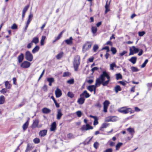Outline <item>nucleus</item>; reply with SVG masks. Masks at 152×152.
Returning <instances> with one entry per match:
<instances>
[{
    "label": "nucleus",
    "mask_w": 152,
    "mask_h": 152,
    "mask_svg": "<svg viewBox=\"0 0 152 152\" xmlns=\"http://www.w3.org/2000/svg\"><path fill=\"white\" fill-rule=\"evenodd\" d=\"M116 79L118 80L119 79H122V76L120 73H118L116 74Z\"/></svg>",
    "instance_id": "nucleus-36"
},
{
    "label": "nucleus",
    "mask_w": 152,
    "mask_h": 152,
    "mask_svg": "<svg viewBox=\"0 0 152 152\" xmlns=\"http://www.w3.org/2000/svg\"><path fill=\"white\" fill-rule=\"evenodd\" d=\"M7 92V90L6 88H3L1 91L0 92L2 94L5 95V94Z\"/></svg>",
    "instance_id": "nucleus-51"
},
{
    "label": "nucleus",
    "mask_w": 152,
    "mask_h": 152,
    "mask_svg": "<svg viewBox=\"0 0 152 152\" xmlns=\"http://www.w3.org/2000/svg\"><path fill=\"white\" fill-rule=\"evenodd\" d=\"M74 80L73 79H71L67 81V83L69 84H72L74 83Z\"/></svg>",
    "instance_id": "nucleus-46"
},
{
    "label": "nucleus",
    "mask_w": 152,
    "mask_h": 152,
    "mask_svg": "<svg viewBox=\"0 0 152 152\" xmlns=\"http://www.w3.org/2000/svg\"><path fill=\"white\" fill-rule=\"evenodd\" d=\"M18 26L15 23H14L11 26V28L12 29H15L17 28Z\"/></svg>",
    "instance_id": "nucleus-52"
},
{
    "label": "nucleus",
    "mask_w": 152,
    "mask_h": 152,
    "mask_svg": "<svg viewBox=\"0 0 152 152\" xmlns=\"http://www.w3.org/2000/svg\"><path fill=\"white\" fill-rule=\"evenodd\" d=\"M31 42L34 43L35 44H37L39 42L38 37H34Z\"/></svg>",
    "instance_id": "nucleus-28"
},
{
    "label": "nucleus",
    "mask_w": 152,
    "mask_h": 152,
    "mask_svg": "<svg viewBox=\"0 0 152 152\" xmlns=\"http://www.w3.org/2000/svg\"><path fill=\"white\" fill-rule=\"evenodd\" d=\"M145 34L144 31H140L138 32V35L140 37L143 36Z\"/></svg>",
    "instance_id": "nucleus-49"
},
{
    "label": "nucleus",
    "mask_w": 152,
    "mask_h": 152,
    "mask_svg": "<svg viewBox=\"0 0 152 152\" xmlns=\"http://www.w3.org/2000/svg\"><path fill=\"white\" fill-rule=\"evenodd\" d=\"M131 69L132 72H136L139 71L138 69L136 67L132 66L131 67Z\"/></svg>",
    "instance_id": "nucleus-39"
},
{
    "label": "nucleus",
    "mask_w": 152,
    "mask_h": 152,
    "mask_svg": "<svg viewBox=\"0 0 152 152\" xmlns=\"http://www.w3.org/2000/svg\"><path fill=\"white\" fill-rule=\"evenodd\" d=\"M26 59L27 60H28V51H27L26 53Z\"/></svg>",
    "instance_id": "nucleus-57"
},
{
    "label": "nucleus",
    "mask_w": 152,
    "mask_h": 152,
    "mask_svg": "<svg viewBox=\"0 0 152 152\" xmlns=\"http://www.w3.org/2000/svg\"><path fill=\"white\" fill-rule=\"evenodd\" d=\"M5 102V98L4 96L1 95L0 96V104H3Z\"/></svg>",
    "instance_id": "nucleus-29"
},
{
    "label": "nucleus",
    "mask_w": 152,
    "mask_h": 152,
    "mask_svg": "<svg viewBox=\"0 0 152 152\" xmlns=\"http://www.w3.org/2000/svg\"><path fill=\"white\" fill-rule=\"evenodd\" d=\"M118 111L124 114H126L129 112L130 114L134 113V110H132L131 108H128L126 107H124L118 108Z\"/></svg>",
    "instance_id": "nucleus-4"
},
{
    "label": "nucleus",
    "mask_w": 152,
    "mask_h": 152,
    "mask_svg": "<svg viewBox=\"0 0 152 152\" xmlns=\"http://www.w3.org/2000/svg\"><path fill=\"white\" fill-rule=\"evenodd\" d=\"M98 124V118H97L94 119V125H97Z\"/></svg>",
    "instance_id": "nucleus-53"
},
{
    "label": "nucleus",
    "mask_w": 152,
    "mask_h": 152,
    "mask_svg": "<svg viewBox=\"0 0 152 152\" xmlns=\"http://www.w3.org/2000/svg\"><path fill=\"white\" fill-rule=\"evenodd\" d=\"M67 96L71 98H73L74 96V94L72 92L69 91L67 93Z\"/></svg>",
    "instance_id": "nucleus-37"
},
{
    "label": "nucleus",
    "mask_w": 152,
    "mask_h": 152,
    "mask_svg": "<svg viewBox=\"0 0 152 152\" xmlns=\"http://www.w3.org/2000/svg\"><path fill=\"white\" fill-rule=\"evenodd\" d=\"M63 55L64 53L63 52H61L56 56V59L58 60L60 59L63 56Z\"/></svg>",
    "instance_id": "nucleus-25"
},
{
    "label": "nucleus",
    "mask_w": 152,
    "mask_h": 152,
    "mask_svg": "<svg viewBox=\"0 0 152 152\" xmlns=\"http://www.w3.org/2000/svg\"><path fill=\"white\" fill-rule=\"evenodd\" d=\"M116 67V65L114 62H113L110 64V68L112 70L114 69V68Z\"/></svg>",
    "instance_id": "nucleus-38"
},
{
    "label": "nucleus",
    "mask_w": 152,
    "mask_h": 152,
    "mask_svg": "<svg viewBox=\"0 0 152 152\" xmlns=\"http://www.w3.org/2000/svg\"><path fill=\"white\" fill-rule=\"evenodd\" d=\"M117 117L115 116H109L107 118L106 121L107 122H115L117 121Z\"/></svg>",
    "instance_id": "nucleus-8"
},
{
    "label": "nucleus",
    "mask_w": 152,
    "mask_h": 152,
    "mask_svg": "<svg viewBox=\"0 0 152 152\" xmlns=\"http://www.w3.org/2000/svg\"><path fill=\"white\" fill-rule=\"evenodd\" d=\"M33 141L35 144H38L40 142V140L39 138L37 137L33 140Z\"/></svg>",
    "instance_id": "nucleus-33"
},
{
    "label": "nucleus",
    "mask_w": 152,
    "mask_h": 152,
    "mask_svg": "<svg viewBox=\"0 0 152 152\" xmlns=\"http://www.w3.org/2000/svg\"><path fill=\"white\" fill-rule=\"evenodd\" d=\"M127 52L126 51H124L120 53V55L121 56H122L124 55L125 54H126L127 53Z\"/></svg>",
    "instance_id": "nucleus-60"
},
{
    "label": "nucleus",
    "mask_w": 152,
    "mask_h": 152,
    "mask_svg": "<svg viewBox=\"0 0 152 152\" xmlns=\"http://www.w3.org/2000/svg\"><path fill=\"white\" fill-rule=\"evenodd\" d=\"M80 56L77 55L75 56L73 61V67L75 71H78V67L80 64Z\"/></svg>",
    "instance_id": "nucleus-3"
},
{
    "label": "nucleus",
    "mask_w": 152,
    "mask_h": 152,
    "mask_svg": "<svg viewBox=\"0 0 152 152\" xmlns=\"http://www.w3.org/2000/svg\"><path fill=\"white\" fill-rule=\"evenodd\" d=\"M94 58V57H92L88 59V61L90 62H92L93 61Z\"/></svg>",
    "instance_id": "nucleus-63"
},
{
    "label": "nucleus",
    "mask_w": 152,
    "mask_h": 152,
    "mask_svg": "<svg viewBox=\"0 0 152 152\" xmlns=\"http://www.w3.org/2000/svg\"><path fill=\"white\" fill-rule=\"evenodd\" d=\"M99 46L97 45L96 44L94 45L93 47V50L95 52H96Z\"/></svg>",
    "instance_id": "nucleus-40"
},
{
    "label": "nucleus",
    "mask_w": 152,
    "mask_h": 152,
    "mask_svg": "<svg viewBox=\"0 0 152 152\" xmlns=\"http://www.w3.org/2000/svg\"><path fill=\"white\" fill-rule=\"evenodd\" d=\"M23 53H21V54L18 56V62L19 63H21L23 61Z\"/></svg>",
    "instance_id": "nucleus-20"
},
{
    "label": "nucleus",
    "mask_w": 152,
    "mask_h": 152,
    "mask_svg": "<svg viewBox=\"0 0 152 152\" xmlns=\"http://www.w3.org/2000/svg\"><path fill=\"white\" fill-rule=\"evenodd\" d=\"M108 125V124H107L106 123H103V124L101 127L100 128V130H102V129L104 128H106L107 126Z\"/></svg>",
    "instance_id": "nucleus-32"
},
{
    "label": "nucleus",
    "mask_w": 152,
    "mask_h": 152,
    "mask_svg": "<svg viewBox=\"0 0 152 152\" xmlns=\"http://www.w3.org/2000/svg\"><path fill=\"white\" fill-rule=\"evenodd\" d=\"M148 59H146L145 60L144 62L142 64L141 66V68H144V67L145 66L146 64L148 62Z\"/></svg>",
    "instance_id": "nucleus-44"
},
{
    "label": "nucleus",
    "mask_w": 152,
    "mask_h": 152,
    "mask_svg": "<svg viewBox=\"0 0 152 152\" xmlns=\"http://www.w3.org/2000/svg\"><path fill=\"white\" fill-rule=\"evenodd\" d=\"M28 20L27 21V22H26V26L25 28L24 29L23 31L24 32H25L26 31L27 28L28 27Z\"/></svg>",
    "instance_id": "nucleus-45"
},
{
    "label": "nucleus",
    "mask_w": 152,
    "mask_h": 152,
    "mask_svg": "<svg viewBox=\"0 0 152 152\" xmlns=\"http://www.w3.org/2000/svg\"><path fill=\"white\" fill-rule=\"evenodd\" d=\"M95 106L96 107H97L99 108H100L101 107V105L99 102H98L95 105Z\"/></svg>",
    "instance_id": "nucleus-55"
},
{
    "label": "nucleus",
    "mask_w": 152,
    "mask_h": 152,
    "mask_svg": "<svg viewBox=\"0 0 152 152\" xmlns=\"http://www.w3.org/2000/svg\"><path fill=\"white\" fill-rule=\"evenodd\" d=\"M93 127L91 126L89 124H86V125H83L80 128V130L82 131L87 130L90 129H92Z\"/></svg>",
    "instance_id": "nucleus-7"
},
{
    "label": "nucleus",
    "mask_w": 152,
    "mask_h": 152,
    "mask_svg": "<svg viewBox=\"0 0 152 152\" xmlns=\"http://www.w3.org/2000/svg\"><path fill=\"white\" fill-rule=\"evenodd\" d=\"M46 38L45 36H42L40 41V45L41 46L45 44V41Z\"/></svg>",
    "instance_id": "nucleus-26"
},
{
    "label": "nucleus",
    "mask_w": 152,
    "mask_h": 152,
    "mask_svg": "<svg viewBox=\"0 0 152 152\" xmlns=\"http://www.w3.org/2000/svg\"><path fill=\"white\" fill-rule=\"evenodd\" d=\"M92 45V42H91L87 41L85 42L83 45V51L86 52L91 48Z\"/></svg>",
    "instance_id": "nucleus-5"
},
{
    "label": "nucleus",
    "mask_w": 152,
    "mask_h": 152,
    "mask_svg": "<svg viewBox=\"0 0 152 152\" xmlns=\"http://www.w3.org/2000/svg\"><path fill=\"white\" fill-rule=\"evenodd\" d=\"M134 111H135L136 112H138L140 111V109L137 107H134Z\"/></svg>",
    "instance_id": "nucleus-62"
},
{
    "label": "nucleus",
    "mask_w": 152,
    "mask_h": 152,
    "mask_svg": "<svg viewBox=\"0 0 152 152\" xmlns=\"http://www.w3.org/2000/svg\"><path fill=\"white\" fill-rule=\"evenodd\" d=\"M110 1H110L109 4H108L107 0L106 1V4L105 6V14H106L110 10L109 8V7Z\"/></svg>",
    "instance_id": "nucleus-13"
},
{
    "label": "nucleus",
    "mask_w": 152,
    "mask_h": 152,
    "mask_svg": "<svg viewBox=\"0 0 152 152\" xmlns=\"http://www.w3.org/2000/svg\"><path fill=\"white\" fill-rule=\"evenodd\" d=\"M20 67L23 68H27L28 67V62L24 61L20 64Z\"/></svg>",
    "instance_id": "nucleus-11"
},
{
    "label": "nucleus",
    "mask_w": 152,
    "mask_h": 152,
    "mask_svg": "<svg viewBox=\"0 0 152 152\" xmlns=\"http://www.w3.org/2000/svg\"><path fill=\"white\" fill-rule=\"evenodd\" d=\"M39 47L38 45L36 46L32 50V53L34 54L37 52L39 51Z\"/></svg>",
    "instance_id": "nucleus-22"
},
{
    "label": "nucleus",
    "mask_w": 152,
    "mask_h": 152,
    "mask_svg": "<svg viewBox=\"0 0 152 152\" xmlns=\"http://www.w3.org/2000/svg\"><path fill=\"white\" fill-rule=\"evenodd\" d=\"M77 115L78 117H80L82 115V113L81 111H78L76 112Z\"/></svg>",
    "instance_id": "nucleus-50"
},
{
    "label": "nucleus",
    "mask_w": 152,
    "mask_h": 152,
    "mask_svg": "<svg viewBox=\"0 0 152 152\" xmlns=\"http://www.w3.org/2000/svg\"><path fill=\"white\" fill-rule=\"evenodd\" d=\"M47 130L44 129L40 131L39 133V135L41 137H44L47 134Z\"/></svg>",
    "instance_id": "nucleus-10"
},
{
    "label": "nucleus",
    "mask_w": 152,
    "mask_h": 152,
    "mask_svg": "<svg viewBox=\"0 0 152 152\" xmlns=\"http://www.w3.org/2000/svg\"><path fill=\"white\" fill-rule=\"evenodd\" d=\"M28 118L26 122L23 125V130L24 131H25L28 127Z\"/></svg>",
    "instance_id": "nucleus-23"
},
{
    "label": "nucleus",
    "mask_w": 152,
    "mask_h": 152,
    "mask_svg": "<svg viewBox=\"0 0 152 152\" xmlns=\"http://www.w3.org/2000/svg\"><path fill=\"white\" fill-rule=\"evenodd\" d=\"M80 97L78 99L77 102L79 104L82 105L85 102V98H88L90 95L86 90H85L80 94Z\"/></svg>",
    "instance_id": "nucleus-2"
},
{
    "label": "nucleus",
    "mask_w": 152,
    "mask_h": 152,
    "mask_svg": "<svg viewBox=\"0 0 152 152\" xmlns=\"http://www.w3.org/2000/svg\"><path fill=\"white\" fill-rule=\"evenodd\" d=\"M91 30L93 34L96 33L97 31V28L96 26H92L91 28Z\"/></svg>",
    "instance_id": "nucleus-30"
},
{
    "label": "nucleus",
    "mask_w": 152,
    "mask_h": 152,
    "mask_svg": "<svg viewBox=\"0 0 152 152\" xmlns=\"http://www.w3.org/2000/svg\"><path fill=\"white\" fill-rule=\"evenodd\" d=\"M56 96V98H59L62 95V92L61 90L57 88L55 92Z\"/></svg>",
    "instance_id": "nucleus-9"
},
{
    "label": "nucleus",
    "mask_w": 152,
    "mask_h": 152,
    "mask_svg": "<svg viewBox=\"0 0 152 152\" xmlns=\"http://www.w3.org/2000/svg\"><path fill=\"white\" fill-rule=\"evenodd\" d=\"M47 80L49 83H53L54 81V79L53 77L48 78Z\"/></svg>",
    "instance_id": "nucleus-43"
},
{
    "label": "nucleus",
    "mask_w": 152,
    "mask_h": 152,
    "mask_svg": "<svg viewBox=\"0 0 152 152\" xmlns=\"http://www.w3.org/2000/svg\"><path fill=\"white\" fill-rule=\"evenodd\" d=\"M123 145L121 142L118 143L116 145L115 148L116 150H118L121 146Z\"/></svg>",
    "instance_id": "nucleus-34"
},
{
    "label": "nucleus",
    "mask_w": 152,
    "mask_h": 152,
    "mask_svg": "<svg viewBox=\"0 0 152 152\" xmlns=\"http://www.w3.org/2000/svg\"><path fill=\"white\" fill-rule=\"evenodd\" d=\"M114 90L116 93H117L119 91L121 90V88L120 86L117 85L114 87Z\"/></svg>",
    "instance_id": "nucleus-24"
},
{
    "label": "nucleus",
    "mask_w": 152,
    "mask_h": 152,
    "mask_svg": "<svg viewBox=\"0 0 152 152\" xmlns=\"http://www.w3.org/2000/svg\"><path fill=\"white\" fill-rule=\"evenodd\" d=\"M5 85L6 88L7 89H10L11 87V85L9 83V82L7 81L5 82Z\"/></svg>",
    "instance_id": "nucleus-27"
},
{
    "label": "nucleus",
    "mask_w": 152,
    "mask_h": 152,
    "mask_svg": "<svg viewBox=\"0 0 152 152\" xmlns=\"http://www.w3.org/2000/svg\"><path fill=\"white\" fill-rule=\"evenodd\" d=\"M147 86L148 88H151L152 87V82L150 83H148L147 84Z\"/></svg>",
    "instance_id": "nucleus-64"
},
{
    "label": "nucleus",
    "mask_w": 152,
    "mask_h": 152,
    "mask_svg": "<svg viewBox=\"0 0 152 152\" xmlns=\"http://www.w3.org/2000/svg\"><path fill=\"white\" fill-rule=\"evenodd\" d=\"M113 150L112 148H108L106 149L103 152H112Z\"/></svg>",
    "instance_id": "nucleus-58"
},
{
    "label": "nucleus",
    "mask_w": 152,
    "mask_h": 152,
    "mask_svg": "<svg viewBox=\"0 0 152 152\" xmlns=\"http://www.w3.org/2000/svg\"><path fill=\"white\" fill-rule=\"evenodd\" d=\"M137 57H132L129 59V61L133 64H135L137 61Z\"/></svg>",
    "instance_id": "nucleus-21"
},
{
    "label": "nucleus",
    "mask_w": 152,
    "mask_h": 152,
    "mask_svg": "<svg viewBox=\"0 0 152 152\" xmlns=\"http://www.w3.org/2000/svg\"><path fill=\"white\" fill-rule=\"evenodd\" d=\"M65 31L64 30H63L57 36V37L55 39H54L53 41V42H56L60 38L62 37V34Z\"/></svg>",
    "instance_id": "nucleus-14"
},
{
    "label": "nucleus",
    "mask_w": 152,
    "mask_h": 152,
    "mask_svg": "<svg viewBox=\"0 0 152 152\" xmlns=\"http://www.w3.org/2000/svg\"><path fill=\"white\" fill-rule=\"evenodd\" d=\"M102 50H107V52H108L110 51L109 48L108 46L104 47L102 49Z\"/></svg>",
    "instance_id": "nucleus-54"
},
{
    "label": "nucleus",
    "mask_w": 152,
    "mask_h": 152,
    "mask_svg": "<svg viewBox=\"0 0 152 152\" xmlns=\"http://www.w3.org/2000/svg\"><path fill=\"white\" fill-rule=\"evenodd\" d=\"M110 80V77L109 74L106 71H103L99 78L96 79L95 85L88 86L87 88V89L91 92L94 91L95 94L96 86L97 85L100 86L101 84H102L104 86H107Z\"/></svg>",
    "instance_id": "nucleus-1"
},
{
    "label": "nucleus",
    "mask_w": 152,
    "mask_h": 152,
    "mask_svg": "<svg viewBox=\"0 0 152 152\" xmlns=\"http://www.w3.org/2000/svg\"><path fill=\"white\" fill-rule=\"evenodd\" d=\"M98 69L99 68L98 67H95L92 68L91 69V70L93 72V73L95 70H98Z\"/></svg>",
    "instance_id": "nucleus-56"
},
{
    "label": "nucleus",
    "mask_w": 152,
    "mask_h": 152,
    "mask_svg": "<svg viewBox=\"0 0 152 152\" xmlns=\"http://www.w3.org/2000/svg\"><path fill=\"white\" fill-rule=\"evenodd\" d=\"M42 113L44 114H48L51 112V110L50 109L46 108L44 107L42 110Z\"/></svg>",
    "instance_id": "nucleus-17"
},
{
    "label": "nucleus",
    "mask_w": 152,
    "mask_h": 152,
    "mask_svg": "<svg viewBox=\"0 0 152 152\" xmlns=\"http://www.w3.org/2000/svg\"><path fill=\"white\" fill-rule=\"evenodd\" d=\"M39 121L38 119H36L33 120V123L31 127L32 129H34L36 127L40 128L42 126V125H41L38 126Z\"/></svg>",
    "instance_id": "nucleus-6"
},
{
    "label": "nucleus",
    "mask_w": 152,
    "mask_h": 152,
    "mask_svg": "<svg viewBox=\"0 0 152 152\" xmlns=\"http://www.w3.org/2000/svg\"><path fill=\"white\" fill-rule=\"evenodd\" d=\"M110 50L112 52V54L113 55L115 54L117 52L116 48L113 47H112L111 48Z\"/></svg>",
    "instance_id": "nucleus-31"
},
{
    "label": "nucleus",
    "mask_w": 152,
    "mask_h": 152,
    "mask_svg": "<svg viewBox=\"0 0 152 152\" xmlns=\"http://www.w3.org/2000/svg\"><path fill=\"white\" fill-rule=\"evenodd\" d=\"M63 115V114L62 113L61 110L59 109L57 111V113L56 116L57 119L58 120L60 119Z\"/></svg>",
    "instance_id": "nucleus-15"
},
{
    "label": "nucleus",
    "mask_w": 152,
    "mask_h": 152,
    "mask_svg": "<svg viewBox=\"0 0 152 152\" xmlns=\"http://www.w3.org/2000/svg\"><path fill=\"white\" fill-rule=\"evenodd\" d=\"M33 55L29 52V61H31L33 59Z\"/></svg>",
    "instance_id": "nucleus-48"
},
{
    "label": "nucleus",
    "mask_w": 152,
    "mask_h": 152,
    "mask_svg": "<svg viewBox=\"0 0 152 152\" xmlns=\"http://www.w3.org/2000/svg\"><path fill=\"white\" fill-rule=\"evenodd\" d=\"M56 128V124L55 122H54L52 123L51 125V127L50 128V130L51 131H54L55 130Z\"/></svg>",
    "instance_id": "nucleus-16"
},
{
    "label": "nucleus",
    "mask_w": 152,
    "mask_h": 152,
    "mask_svg": "<svg viewBox=\"0 0 152 152\" xmlns=\"http://www.w3.org/2000/svg\"><path fill=\"white\" fill-rule=\"evenodd\" d=\"M103 104L104 106L108 107L110 104V102L106 100L104 101Z\"/></svg>",
    "instance_id": "nucleus-35"
},
{
    "label": "nucleus",
    "mask_w": 152,
    "mask_h": 152,
    "mask_svg": "<svg viewBox=\"0 0 152 152\" xmlns=\"http://www.w3.org/2000/svg\"><path fill=\"white\" fill-rule=\"evenodd\" d=\"M118 83L122 85L123 86H125L126 84V83L125 82L123 81H119Z\"/></svg>",
    "instance_id": "nucleus-59"
},
{
    "label": "nucleus",
    "mask_w": 152,
    "mask_h": 152,
    "mask_svg": "<svg viewBox=\"0 0 152 152\" xmlns=\"http://www.w3.org/2000/svg\"><path fill=\"white\" fill-rule=\"evenodd\" d=\"M73 39L72 37H69V39L65 40V42L68 45H71L72 43Z\"/></svg>",
    "instance_id": "nucleus-18"
},
{
    "label": "nucleus",
    "mask_w": 152,
    "mask_h": 152,
    "mask_svg": "<svg viewBox=\"0 0 152 152\" xmlns=\"http://www.w3.org/2000/svg\"><path fill=\"white\" fill-rule=\"evenodd\" d=\"M126 130L129 132L131 136V137L132 138L135 133L134 128L129 127L126 129Z\"/></svg>",
    "instance_id": "nucleus-12"
},
{
    "label": "nucleus",
    "mask_w": 152,
    "mask_h": 152,
    "mask_svg": "<svg viewBox=\"0 0 152 152\" xmlns=\"http://www.w3.org/2000/svg\"><path fill=\"white\" fill-rule=\"evenodd\" d=\"M28 8V4H27L23 9L22 12V18L25 16L26 12Z\"/></svg>",
    "instance_id": "nucleus-19"
},
{
    "label": "nucleus",
    "mask_w": 152,
    "mask_h": 152,
    "mask_svg": "<svg viewBox=\"0 0 152 152\" xmlns=\"http://www.w3.org/2000/svg\"><path fill=\"white\" fill-rule=\"evenodd\" d=\"M132 48L133 49V50H134V53H138L139 52V49H138L137 48H136L134 46H133L132 47Z\"/></svg>",
    "instance_id": "nucleus-41"
},
{
    "label": "nucleus",
    "mask_w": 152,
    "mask_h": 152,
    "mask_svg": "<svg viewBox=\"0 0 152 152\" xmlns=\"http://www.w3.org/2000/svg\"><path fill=\"white\" fill-rule=\"evenodd\" d=\"M99 145V144L97 142H95L94 144V147L96 149H97Z\"/></svg>",
    "instance_id": "nucleus-42"
},
{
    "label": "nucleus",
    "mask_w": 152,
    "mask_h": 152,
    "mask_svg": "<svg viewBox=\"0 0 152 152\" xmlns=\"http://www.w3.org/2000/svg\"><path fill=\"white\" fill-rule=\"evenodd\" d=\"M134 53V52L133 50H132L131 48L130 49V53L129 55H132Z\"/></svg>",
    "instance_id": "nucleus-61"
},
{
    "label": "nucleus",
    "mask_w": 152,
    "mask_h": 152,
    "mask_svg": "<svg viewBox=\"0 0 152 152\" xmlns=\"http://www.w3.org/2000/svg\"><path fill=\"white\" fill-rule=\"evenodd\" d=\"M70 75V73L69 72H64L63 75V77H66L69 76Z\"/></svg>",
    "instance_id": "nucleus-47"
}]
</instances>
